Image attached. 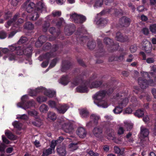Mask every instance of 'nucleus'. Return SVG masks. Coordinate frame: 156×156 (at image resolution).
Returning a JSON list of instances; mask_svg holds the SVG:
<instances>
[{
  "label": "nucleus",
  "instance_id": "10",
  "mask_svg": "<svg viewBox=\"0 0 156 156\" xmlns=\"http://www.w3.org/2000/svg\"><path fill=\"white\" fill-rule=\"evenodd\" d=\"M86 19L85 16L74 13L70 15V20L77 23H82L85 22Z\"/></svg>",
  "mask_w": 156,
  "mask_h": 156
},
{
  "label": "nucleus",
  "instance_id": "60",
  "mask_svg": "<svg viewBox=\"0 0 156 156\" xmlns=\"http://www.w3.org/2000/svg\"><path fill=\"white\" fill-rule=\"evenodd\" d=\"M20 0H12L11 4L13 6H16Z\"/></svg>",
  "mask_w": 156,
  "mask_h": 156
},
{
  "label": "nucleus",
  "instance_id": "8",
  "mask_svg": "<svg viewBox=\"0 0 156 156\" xmlns=\"http://www.w3.org/2000/svg\"><path fill=\"white\" fill-rule=\"evenodd\" d=\"M63 140V138L62 137H60L58 139L56 140H52L51 143L50 148H48L44 151L42 156H47L51 154L52 151H54L55 146L60 143Z\"/></svg>",
  "mask_w": 156,
  "mask_h": 156
},
{
  "label": "nucleus",
  "instance_id": "6",
  "mask_svg": "<svg viewBox=\"0 0 156 156\" xmlns=\"http://www.w3.org/2000/svg\"><path fill=\"white\" fill-rule=\"evenodd\" d=\"M19 17V13H16L12 19L9 20L5 24V27L8 28L10 26H12V28L13 30L15 29L14 28V27L16 28L18 27L20 24L23 22V20L21 18H18Z\"/></svg>",
  "mask_w": 156,
  "mask_h": 156
},
{
  "label": "nucleus",
  "instance_id": "15",
  "mask_svg": "<svg viewBox=\"0 0 156 156\" xmlns=\"http://www.w3.org/2000/svg\"><path fill=\"white\" fill-rule=\"evenodd\" d=\"M99 117L96 115L94 114H92L90 116V119L92 121L87 122L86 125L88 127H90L94 125H96L98 122V121L99 119Z\"/></svg>",
  "mask_w": 156,
  "mask_h": 156
},
{
  "label": "nucleus",
  "instance_id": "20",
  "mask_svg": "<svg viewBox=\"0 0 156 156\" xmlns=\"http://www.w3.org/2000/svg\"><path fill=\"white\" fill-rule=\"evenodd\" d=\"M58 153L61 156H65L66 154V147L65 145H60L58 146L57 148Z\"/></svg>",
  "mask_w": 156,
  "mask_h": 156
},
{
  "label": "nucleus",
  "instance_id": "53",
  "mask_svg": "<svg viewBox=\"0 0 156 156\" xmlns=\"http://www.w3.org/2000/svg\"><path fill=\"white\" fill-rule=\"evenodd\" d=\"M57 61L58 60L57 59H55L53 60L51 63L49 67L52 68L55 65Z\"/></svg>",
  "mask_w": 156,
  "mask_h": 156
},
{
  "label": "nucleus",
  "instance_id": "22",
  "mask_svg": "<svg viewBox=\"0 0 156 156\" xmlns=\"http://www.w3.org/2000/svg\"><path fill=\"white\" fill-rule=\"evenodd\" d=\"M16 54L13 52H10L6 56H5L4 57V59L5 60L8 58L9 61H12L17 60L18 58V55Z\"/></svg>",
  "mask_w": 156,
  "mask_h": 156
},
{
  "label": "nucleus",
  "instance_id": "27",
  "mask_svg": "<svg viewBox=\"0 0 156 156\" xmlns=\"http://www.w3.org/2000/svg\"><path fill=\"white\" fill-rule=\"evenodd\" d=\"M115 39L116 40L121 42H124L127 40V39L124 38L121 34L118 32L116 34Z\"/></svg>",
  "mask_w": 156,
  "mask_h": 156
},
{
  "label": "nucleus",
  "instance_id": "35",
  "mask_svg": "<svg viewBox=\"0 0 156 156\" xmlns=\"http://www.w3.org/2000/svg\"><path fill=\"white\" fill-rule=\"evenodd\" d=\"M47 100L46 97L44 96H39L37 97L36 100L39 103L45 102Z\"/></svg>",
  "mask_w": 156,
  "mask_h": 156
},
{
  "label": "nucleus",
  "instance_id": "1",
  "mask_svg": "<svg viewBox=\"0 0 156 156\" xmlns=\"http://www.w3.org/2000/svg\"><path fill=\"white\" fill-rule=\"evenodd\" d=\"M9 50L14 53H16L18 55H22L24 54L28 57H30L32 53V50L31 47L27 48L25 49L24 52L23 47L18 46L16 45L13 44L9 46Z\"/></svg>",
  "mask_w": 156,
  "mask_h": 156
},
{
  "label": "nucleus",
  "instance_id": "7",
  "mask_svg": "<svg viewBox=\"0 0 156 156\" xmlns=\"http://www.w3.org/2000/svg\"><path fill=\"white\" fill-rule=\"evenodd\" d=\"M59 125L66 133H70L73 129V126L69 121L67 119H64L59 121Z\"/></svg>",
  "mask_w": 156,
  "mask_h": 156
},
{
  "label": "nucleus",
  "instance_id": "21",
  "mask_svg": "<svg viewBox=\"0 0 156 156\" xmlns=\"http://www.w3.org/2000/svg\"><path fill=\"white\" fill-rule=\"evenodd\" d=\"M43 90L44 92V94L48 97L50 98L54 97L55 95L56 92L52 90L43 89Z\"/></svg>",
  "mask_w": 156,
  "mask_h": 156
},
{
  "label": "nucleus",
  "instance_id": "28",
  "mask_svg": "<svg viewBox=\"0 0 156 156\" xmlns=\"http://www.w3.org/2000/svg\"><path fill=\"white\" fill-rule=\"evenodd\" d=\"M120 21L122 22V26L125 27L128 26L129 24L130 19L125 17H122L120 19Z\"/></svg>",
  "mask_w": 156,
  "mask_h": 156
},
{
  "label": "nucleus",
  "instance_id": "52",
  "mask_svg": "<svg viewBox=\"0 0 156 156\" xmlns=\"http://www.w3.org/2000/svg\"><path fill=\"white\" fill-rule=\"evenodd\" d=\"M88 154L90 156H99V154L97 153H95L92 151H90L87 152Z\"/></svg>",
  "mask_w": 156,
  "mask_h": 156
},
{
  "label": "nucleus",
  "instance_id": "39",
  "mask_svg": "<svg viewBox=\"0 0 156 156\" xmlns=\"http://www.w3.org/2000/svg\"><path fill=\"white\" fill-rule=\"evenodd\" d=\"M34 27L32 23L29 22H27L24 26V28L28 30H31L34 28Z\"/></svg>",
  "mask_w": 156,
  "mask_h": 156
},
{
  "label": "nucleus",
  "instance_id": "48",
  "mask_svg": "<svg viewBox=\"0 0 156 156\" xmlns=\"http://www.w3.org/2000/svg\"><path fill=\"white\" fill-rule=\"evenodd\" d=\"M27 40V39L26 37H22L19 40L18 43L19 44L25 43Z\"/></svg>",
  "mask_w": 156,
  "mask_h": 156
},
{
  "label": "nucleus",
  "instance_id": "17",
  "mask_svg": "<svg viewBox=\"0 0 156 156\" xmlns=\"http://www.w3.org/2000/svg\"><path fill=\"white\" fill-rule=\"evenodd\" d=\"M107 138L109 140H113L114 142L117 143H119L121 142V140L117 139L115 137V134L114 132L111 130L109 132H107Z\"/></svg>",
  "mask_w": 156,
  "mask_h": 156
},
{
  "label": "nucleus",
  "instance_id": "55",
  "mask_svg": "<svg viewBox=\"0 0 156 156\" xmlns=\"http://www.w3.org/2000/svg\"><path fill=\"white\" fill-rule=\"evenodd\" d=\"M6 37V34L4 31L0 32V39H3L5 38Z\"/></svg>",
  "mask_w": 156,
  "mask_h": 156
},
{
  "label": "nucleus",
  "instance_id": "49",
  "mask_svg": "<svg viewBox=\"0 0 156 156\" xmlns=\"http://www.w3.org/2000/svg\"><path fill=\"white\" fill-rule=\"evenodd\" d=\"M124 124H125V127L127 128L128 130L132 128V125L128 122H125Z\"/></svg>",
  "mask_w": 156,
  "mask_h": 156
},
{
  "label": "nucleus",
  "instance_id": "29",
  "mask_svg": "<svg viewBox=\"0 0 156 156\" xmlns=\"http://www.w3.org/2000/svg\"><path fill=\"white\" fill-rule=\"evenodd\" d=\"M5 135L7 136L11 140H14L16 139V137L8 130H6L5 131Z\"/></svg>",
  "mask_w": 156,
  "mask_h": 156
},
{
  "label": "nucleus",
  "instance_id": "26",
  "mask_svg": "<svg viewBox=\"0 0 156 156\" xmlns=\"http://www.w3.org/2000/svg\"><path fill=\"white\" fill-rule=\"evenodd\" d=\"M69 82V78L68 76H63L59 80V83L62 85H67Z\"/></svg>",
  "mask_w": 156,
  "mask_h": 156
},
{
  "label": "nucleus",
  "instance_id": "50",
  "mask_svg": "<svg viewBox=\"0 0 156 156\" xmlns=\"http://www.w3.org/2000/svg\"><path fill=\"white\" fill-rule=\"evenodd\" d=\"M52 14L54 16L58 17L61 15V12L59 11H55L53 12Z\"/></svg>",
  "mask_w": 156,
  "mask_h": 156
},
{
  "label": "nucleus",
  "instance_id": "33",
  "mask_svg": "<svg viewBox=\"0 0 156 156\" xmlns=\"http://www.w3.org/2000/svg\"><path fill=\"white\" fill-rule=\"evenodd\" d=\"M116 106L115 108L113 110L115 114H118L121 112L122 110V108L119 106L118 105H116Z\"/></svg>",
  "mask_w": 156,
  "mask_h": 156
},
{
  "label": "nucleus",
  "instance_id": "11",
  "mask_svg": "<svg viewBox=\"0 0 156 156\" xmlns=\"http://www.w3.org/2000/svg\"><path fill=\"white\" fill-rule=\"evenodd\" d=\"M149 133V131L147 129L143 126L141 127L140 138L141 140V142L148 140V138L147 136Z\"/></svg>",
  "mask_w": 156,
  "mask_h": 156
},
{
  "label": "nucleus",
  "instance_id": "40",
  "mask_svg": "<svg viewBox=\"0 0 156 156\" xmlns=\"http://www.w3.org/2000/svg\"><path fill=\"white\" fill-rule=\"evenodd\" d=\"M69 147L71 151L76 150L78 148L77 143H71L69 145Z\"/></svg>",
  "mask_w": 156,
  "mask_h": 156
},
{
  "label": "nucleus",
  "instance_id": "25",
  "mask_svg": "<svg viewBox=\"0 0 156 156\" xmlns=\"http://www.w3.org/2000/svg\"><path fill=\"white\" fill-rule=\"evenodd\" d=\"M69 108V106L67 104H65L61 105L58 108H57V109L58 113L64 114Z\"/></svg>",
  "mask_w": 156,
  "mask_h": 156
},
{
  "label": "nucleus",
  "instance_id": "57",
  "mask_svg": "<svg viewBox=\"0 0 156 156\" xmlns=\"http://www.w3.org/2000/svg\"><path fill=\"white\" fill-rule=\"evenodd\" d=\"M38 39L42 43H43L46 41L47 38L44 36H41L38 38Z\"/></svg>",
  "mask_w": 156,
  "mask_h": 156
},
{
  "label": "nucleus",
  "instance_id": "14",
  "mask_svg": "<svg viewBox=\"0 0 156 156\" xmlns=\"http://www.w3.org/2000/svg\"><path fill=\"white\" fill-rule=\"evenodd\" d=\"M142 44L144 49L146 52L149 53L151 52L152 49V45L151 43L146 39L143 40Z\"/></svg>",
  "mask_w": 156,
  "mask_h": 156
},
{
  "label": "nucleus",
  "instance_id": "46",
  "mask_svg": "<svg viewBox=\"0 0 156 156\" xmlns=\"http://www.w3.org/2000/svg\"><path fill=\"white\" fill-rule=\"evenodd\" d=\"M150 30L153 33H155L156 32V24H154L150 26Z\"/></svg>",
  "mask_w": 156,
  "mask_h": 156
},
{
  "label": "nucleus",
  "instance_id": "59",
  "mask_svg": "<svg viewBox=\"0 0 156 156\" xmlns=\"http://www.w3.org/2000/svg\"><path fill=\"white\" fill-rule=\"evenodd\" d=\"M2 140H3V142L7 144H9V143L10 142L3 135L2 136Z\"/></svg>",
  "mask_w": 156,
  "mask_h": 156
},
{
  "label": "nucleus",
  "instance_id": "23",
  "mask_svg": "<svg viewBox=\"0 0 156 156\" xmlns=\"http://www.w3.org/2000/svg\"><path fill=\"white\" fill-rule=\"evenodd\" d=\"M101 84L102 83L100 81H90L89 83H88V85L90 88L92 89L99 87Z\"/></svg>",
  "mask_w": 156,
  "mask_h": 156
},
{
  "label": "nucleus",
  "instance_id": "61",
  "mask_svg": "<svg viewBox=\"0 0 156 156\" xmlns=\"http://www.w3.org/2000/svg\"><path fill=\"white\" fill-rule=\"evenodd\" d=\"M11 16V12H8L7 13H5L4 16V17L6 19H9Z\"/></svg>",
  "mask_w": 156,
  "mask_h": 156
},
{
  "label": "nucleus",
  "instance_id": "37",
  "mask_svg": "<svg viewBox=\"0 0 156 156\" xmlns=\"http://www.w3.org/2000/svg\"><path fill=\"white\" fill-rule=\"evenodd\" d=\"M95 1L96 2L94 5V7L97 8L101 7L103 4V0H93V2H94Z\"/></svg>",
  "mask_w": 156,
  "mask_h": 156
},
{
  "label": "nucleus",
  "instance_id": "54",
  "mask_svg": "<svg viewBox=\"0 0 156 156\" xmlns=\"http://www.w3.org/2000/svg\"><path fill=\"white\" fill-rule=\"evenodd\" d=\"M137 49V47L136 45L131 46L130 48V51L132 53L135 52Z\"/></svg>",
  "mask_w": 156,
  "mask_h": 156
},
{
  "label": "nucleus",
  "instance_id": "24",
  "mask_svg": "<svg viewBox=\"0 0 156 156\" xmlns=\"http://www.w3.org/2000/svg\"><path fill=\"white\" fill-rule=\"evenodd\" d=\"M76 133L78 136L81 138H83L86 136V132L83 127H80L78 128Z\"/></svg>",
  "mask_w": 156,
  "mask_h": 156
},
{
  "label": "nucleus",
  "instance_id": "30",
  "mask_svg": "<svg viewBox=\"0 0 156 156\" xmlns=\"http://www.w3.org/2000/svg\"><path fill=\"white\" fill-rule=\"evenodd\" d=\"M47 118L49 120H54L56 118L55 114L53 112H49L47 113Z\"/></svg>",
  "mask_w": 156,
  "mask_h": 156
},
{
  "label": "nucleus",
  "instance_id": "38",
  "mask_svg": "<svg viewBox=\"0 0 156 156\" xmlns=\"http://www.w3.org/2000/svg\"><path fill=\"white\" fill-rule=\"evenodd\" d=\"M12 125L14 128L18 130H20L22 127V124L17 121H14L12 123Z\"/></svg>",
  "mask_w": 156,
  "mask_h": 156
},
{
  "label": "nucleus",
  "instance_id": "43",
  "mask_svg": "<svg viewBox=\"0 0 156 156\" xmlns=\"http://www.w3.org/2000/svg\"><path fill=\"white\" fill-rule=\"evenodd\" d=\"M28 117L27 115L26 114H23L22 115H18L16 116L17 119H20L23 120H26L27 119Z\"/></svg>",
  "mask_w": 156,
  "mask_h": 156
},
{
  "label": "nucleus",
  "instance_id": "12",
  "mask_svg": "<svg viewBox=\"0 0 156 156\" xmlns=\"http://www.w3.org/2000/svg\"><path fill=\"white\" fill-rule=\"evenodd\" d=\"M138 83L140 87L142 88H146L148 86H154V84L152 80H150L147 82L145 80L141 78L139 79Z\"/></svg>",
  "mask_w": 156,
  "mask_h": 156
},
{
  "label": "nucleus",
  "instance_id": "45",
  "mask_svg": "<svg viewBox=\"0 0 156 156\" xmlns=\"http://www.w3.org/2000/svg\"><path fill=\"white\" fill-rule=\"evenodd\" d=\"M104 41L107 44L112 45L113 43L112 40L108 38H105L104 40Z\"/></svg>",
  "mask_w": 156,
  "mask_h": 156
},
{
  "label": "nucleus",
  "instance_id": "63",
  "mask_svg": "<svg viewBox=\"0 0 156 156\" xmlns=\"http://www.w3.org/2000/svg\"><path fill=\"white\" fill-rule=\"evenodd\" d=\"M147 62L148 63H151L154 62V60L152 58H148L146 60Z\"/></svg>",
  "mask_w": 156,
  "mask_h": 156
},
{
  "label": "nucleus",
  "instance_id": "51",
  "mask_svg": "<svg viewBox=\"0 0 156 156\" xmlns=\"http://www.w3.org/2000/svg\"><path fill=\"white\" fill-rule=\"evenodd\" d=\"M53 54L51 53H48L44 55L43 57L45 59H47L51 58L53 56Z\"/></svg>",
  "mask_w": 156,
  "mask_h": 156
},
{
  "label": "nucleus",
  "instance_id": "16",
  "mask_svg": "<svg viewBox=\"0 0 156 156\" xmlns=\"http://www.w3.org/2000/svg\"><path fill=\"white\" fill-rule=\"evenodd\" d=\"M101 14V13H99L97 15L98 17L95 18L94 22L98 25L103 26L107 24L108 21L106 19L101 18L100 17Z\"/></svg>",
  "mask_w": 156,
  "mask_h": 156
},
{
  "label": "nucleus",
  "instance_id": "56",
  "mask_svg": "<svg viewBox=\"0 0 156 156\" xmlns=\"http://www.w3.org/2000/svg\"><path fill=\"white\" fill-rule=\"evenodd\" d=\"M124 130L122 127H119L118 130V134L120 135L123 133Z\"/></svg>",
  "mask_w": 156,
  "mask_h": 156
},
{
  "label": "nucleus",
  "instance_id": "36",
  "mask_svg": "<svg viewBox=\"0 0 156 156\" xmlns=\"http://www.w3.org/2000/svg\"><path fill=\"white\" fill-rule=\"evenodd\" d=\"M144 111L141 109H139L136 111L134 113V115L139 118L142 117L144 115Z\"/></svg>",
  "mask_w": 156,
  "mask_h": 156
},
{
  "label": "nucleus",
  "instance_id": "9",
  "mask_svg": "<svg viewBox=\"0 0 156 156\" xmlns=\"http://www.w3.org/2000/svg\"><path fill=\"white\" fill-rule=\"evenodd\" d=\"M80 83V85L76 87V91L79 92L80 93H85L87 92L88 90V89L87 87L88 85V83L82 82L80 83V81H79L77 80L74 81L73 84L74 85L73 87L76 86L78 83Z\"/></svg>",
  "mask_w": 156,
  "mask_h": 156
},
{
  "label": "nucleus",
  "instance_id": "2",
  "mask_svg": "<svg viewBox=\"0 0 156 156\" xmlns=\"http://www.w3.org/2000/svg\"><path fill=\"white\" fill-rule=\"evenodd\" d=\"M106 94L104 91H100L96 93L93 96L94 103L98 106H101L103 108H106L108 106L107 101L103 100Z\"/></svg>",
  "mask_w": 156,
  "mask_h": 156
},
{
  "label": "nucleus",
  "instance_id": "64",
  "mask_svg": "<svg viewBox=\"0 0 156 156\" xmlns=\"http://www.w3.org/2000/svg\"><path fill=\"white\" fill-rule=\"evenodd\" d=\"M66 0H56L57 3L59 5H62L66 2Z\"/></svg>",
  "mask_w": 156,
  "mask_h": 156
},
{
  "label": "nucleus",
  "instance_id": "19",
  "mask_svg": "<svg viewBox=\"0 0 156 156\" xmlns=\"http://www.w3.org/2000/svg\"><path fill=\"white\" fill-rule=\"evenodd\" d=\"M102 132V129L99 126L94 127L92 130V133L94 136L99 138L101 136Z\"/></svg>",
  "mask_w": 156,
  "mask_h": 156
},
{
  "label": "nucleus",
  "instance_id": "4",
  "mask_svg": "<svg viewBox=\"0 0 156 156\" xmlns=\"http://www.w3.org/2000/svg\"><path fill=\"white\" fill-rule=\"evenodd\" d=\"M46 10L45 7L42 0H39L36 5V9L29 17L31 20H36L39 17V13Z\"/></svg>",
  "mask_w": 156,
  "mask_h": 156
},
{
  "label": "nucleus",
  "instance_id": "42",
  "mask_svg": "<svg viewBox=\"0 0 156 156\" xmlns=\"http://www.w3.org/2000/svg\"><path fill=\"white\" fill-rule=\"evenodd\" d=\"M56 21H57V20H54L52 21V22L55 23L56 25L58 26H60L64 22L62 18L59 19V21L57 22H56Z\"/></svg>",
  "mask_w": 156,
  "mask_h": 156
},
{
  "label": "nucleus",
  "instance_id": "41",
  "mask_svg": "<svg viewBox=\"0 0 156 156\" xmlns=\"http://www.w3.org/2000/svg\"><path fill=\"white\" fill-rule=\"evenodd\" d=\"M114 149L115 152L119 154V156H120V155H122L123 153V149L121 150L117 147H115Z\"/></svg>",
  "mask_w": 156,
  "mask_h": 156
},
{
  "label": "nucleus",
  "instance_id": "3",
  "mask_svg": "<svg viewBox=\"0 0 156 156\" xmlns=\"http://www.w3.org/2000/svg\"><path fill=\"white\" fill-rule=\"evenodd\" d=\"M111 101L112 102H115L116 105H118L122 108L126 106L129 102L128 98L125 96V94L121 93L116 94Z\"/></svg>",
  "mask_w": 156,
  "mask_h": 156
},
{
  "label": "nucleus",
  "instance_id": "13",
  "mask_svg": "<svg viewBox=\"0 0 156 156\" xmlns=\"http://www.w3.org/2000/svg\"><path fill=\"white\" fill-rule=\"evenodd\" d=\"M30 1L27 0L24 4L26 10L29 13L32 12L34 8L35 10L36 9V6H35V4L33 2H30Z\"/></svg>",
  "mask_w": 156,
  "mask_h": 156
},
{
  "label": "nucleus",
  "instance_id": "44",
  "mask_svg": "<svg viewBox=\"0 0 156 156\" xmlns=\"http://www.w3.org/2000/svg\"><path fill=\"white\" fill-rule=\"evenodd\" d=\"M28 114L30 115L34 116V117H36V116L37 114V112L34 110L33 111H28Z\"/></svg>",
  "mask_w": 156,
  "mask_h": 156
},
{
  "label": "nucleus",
  "instance_id": "31",
  "mask_svg": "<svg viewBox=\"0 0 156 156\" xmlns=\"http://www.w3.org/2000/svg\"><path fill=\"white\" fill-rule=\"evenodd\" d=\"M48 110V107L45 104H42L39 107L40 112L42 113H46Z\"/></svg>",
  "mask_w": 156,
  "mask_h": 156
},
{
  "label": "nucleus",
  "instance_id": "5",
  "mask_svg": "<svg viewBox=\"0 0 156 156\" xmlns=\"http://www.w3.org/2000/svg\"><path fill=\"white\" fill-rule=\"evenodd\" d=\"M28 99V96L27 95H23L21 98V102L17 104V107L26 110L31 107L35 106L36 103L33 100H31L28 102H26Z\"/></svg>",
  "mask_w": 156,
  "mask_h": 156
},
{
  "label": "nucleus",
  "instance_id": "47",
  "mask_svg": "<svg viewBox=\"0 0 156 156\" xmlns=\"http://www.w3.org/2000/svg\"><path fill=\"white\" fill-rule=\"evenodd\" d=\"M95 46V43L92 41L88 42L87 44V46L90 49H93L94 47Z\"/></svg>",
  "mask_w": 156,
  "mask_h": 156
},
{
  "label": "nucleus",
  "instance_id": "34",
  "mask_svg": "<svg viewBox=\"0 0 156 156\" xmlns=\"http://www.w3.org/2000/svg\"><path fill=\"white\" fill-rule=\"evenodd\" d=\"M48 104L49 106L51 108H55L57 109L56 106L57 102L53 100H49L48 102Z\"/></svg>",
  "mask_w": 156,
  "mask_h": 156
},
{
  "label": "nucleus",
  "instance_id": "32",
  "mask_svg": "<svg viewBox=\"0 0 156 156\" xmlns=\"http://www.w3.org/2000/svg\"><path fill=\"white\" fill-rule=\"evenodd\" d=\"M80 113L82 118H86L89 115L86 109H81L80 110Z\"/></svg>",
  "mask_w": 156,
  "mask_h": 156
},
{
  "label": "nucleus",
  "instance_id": "18",
  "mask_svg": "<svg viewBox=\"0 0 156 156\" xmlns=\"http://www.w3.org/2000/svg\"><path fill=\"white\" fill-rule=\"evenodd\" d=\"M43 89H45V88L41 87H37L34 90L29 89L28 90V93L31 96H34L36 95V94L38 93L42 92L44 94V92L43 90Z\"/></svg>",
  "mask_w": 156,
  "mask_h": 156
},
{
  "label": "nucleus",
  "instance_id": "62",
  "mask_svg": "<svg viewBox=\"0 0 156 156\" xmlns=\"http://www.w3.org/2000/svg\"><path fill=\"white\" fill-rule=\"evenodd\" d=\"M142 32L145 35H147L149 33V30L148 29L146 28H144L142 30Z\"/></svg>",
  "mask_w": 156,
  "mask_h": 156
},
{
  "label": "nucleus",
  "instance_id": "58",
  "mask_svg": "<svg viewBox=\"0 0 156 156\" xmlns=\"http://www.w3.org/2000/svg\"><path fill=\"white\" fill-rule=\"evenodd\" d=\"M141 75L144 78L149 77V74L147 72H141Z\"/></svg>",
  "mask_w": 156,
  "mask_h": 156
}]
</instances>
